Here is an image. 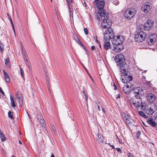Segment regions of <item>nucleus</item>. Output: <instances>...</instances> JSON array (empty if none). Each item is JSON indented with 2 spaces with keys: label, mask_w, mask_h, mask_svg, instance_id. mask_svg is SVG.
Instances as JSON below:
<instances>
[{
  "label": "nucleus",
  "mask_w": 157,
  "mask_h": 157,
  "mask_svg": "<svg viewBox=\"0 0 157 157\" xmlns=\"http://www.w3.org/2000/svg\"><path fill=\"white\" fill-rule=\"evenodd\" d=\"M132 80V77L128 75V76H126L124 78H121L122 82L125 83H127L128 82Z\"/></svg>",
  "instance_id": "16"
},
{
  "label": "nucleus",
  "mask_w": 157,
  "mask_h": 157,
  "mask_svg": "<svg viewBox=\"0 0 157 157\" xmlns=\"http://www.w3.org/2000/svg\"><path fill=\"white\" fill-rule=\"evenodd\" d=\"M51 0V2H52V0Z\"/></svg>",
  "instance_id": "64"
},
{
  "label": "nucleus",
  "mask_w": 157,
  "mask_h": 157,
  "mask_svg": "<svg viewBox=\"0 0 157 157\" xmlns=\"http://www.w3.org/2000/svg\"><path fill=\"white\" fill-rule=\"evenodd\" d=\"M5 64L6 67L9 68L10 67V63L8 58L5 59Z\"/></svg>",
  "instance_id": "29"
},
{
  "label": "nucleus",
  "mask_w": 157,
  "mask_h": 157,
  "mask_svg": "<svg viewBox=\"0 0 157 157\" xmlns=\"http://www.w3.org/2000/svg\"><path fill=\"white\" fill-rule=\"evenodd\" d=\"M100 138L98 137V139H99Z\"/></svg>",
  "instance_id": "58"
},
{
  "label": "nucleus",
  "mask_w": 157,
  "mask_h": 157,
  "mask_svg": "<svg viewBox=\"0 0 157 157\" xmlns=\"http://www.w3.org/2000/svg\"><path fill=\"white\" fill-rule=\"evenodd\" d=\"M10 21H11V24L12 25V26L13 27V30H14V31L15 32V30H14V26H13V22H12V21L11 20V18L10 19Z\"/></svg>",
  "instance_id": "40"
},
{
  "label": "nucleus",
  "mask_w": 157,
  "mask_h": 157,
  "mask_svg": "<svg viewBox=\"0 0 157 157\" xmlns=\"http://www.w3.org/2000/svg\"><path fill=\"white\" fill-rule=\"evenodd\" d=\"M123 117L124 121L126 120H127L128 119L132 120L131 118L128 115L126 114H124L123 115Z\"/></svg>",
  "instance_id": "30"
},
{
  "label": "nucleus",
  "mask_w": 157,
  "mask_h": 157,
  "mask_svg": "<svg viewBox=\"0 0 157 157\" xmlns=\"http://www.w3.org/2000/svg\"><path fill=\"white\" fill-rule=\"evenodd\" d=\"M147 36V34L145 32L139 29L137 30L135 39L136 42H141L144 40Z\"/></svg>",
  "instance_id": "2"
},
{
  "label": "nucleus",
  "mask_w": 157,
  "mask_h": 157,
  "mask_svg": "<svg viewBox=\"0 0 157 157\" xmlns=\"http://www.w3.org/2000/svg\"><path fill=\"white\" fill-rule=\"evenodd\" d=\"M4 50V45L0 41V54L2 55Z\"/></svg>",
  "instance_id": "28"
},
{
  "label": "nucleus",
  "mask_w": 157,
  "mask_h": 157,
  "mask_svg": "<svg viewBox=\"0 0 157 157\" xmlns=\"http://www.w3.org/2000/svg\"><path fill=\"white\" fill-rule=\"evenodd\" d=\"M131 120H131L129 119H128V120H126V121H125V123L126 124H132L133 122V120L132 118H131Z\"/></svg>",
  "instance_id": "32"
},
{
  "label": "nucleus",
  "mask_w": 157,
  "mask_h": 157,
  "mask_svg": "<svg viewBox=\"0 0 157 157\" xmlns=\"http://www.w3.org/2000/svg\"><path fill=\"white\" fill-rule=\"evenodd\" d=\"M153 21L151 20H148L144 25V29L145 30H148L151 29L153 26Z\"/></svg>",
  "instance_id": "11"
},
{
  "label": "nucleus",
  "mask_w": 157,
  "mask_h": 157,
  "mask_svg": "<svg viewBox=\"0 0 157 157\" xmlns=\"http://www.w3.org/2000/svg\"><path fill=\"white\" fill-rule=\"evenodd\" d=\"M98 137H99L100 138L99 139H97V140L98 142V143L102 145L103 143V136L101 134L98 133Z\"/></svg>",
  "instance_id": "25"
},
{
  "label": "nucleus",
  "mask_w": 157,
  "mask_h": 157,
  "mask_svg": "<svg viewBox=\"0 0 157 157\" xmlns=\"http://www.w3.org/2000/svg\"><path fill=\"white\" fill-rule=\"evenodd\" d=\"M97 108H98V111H100L101 110L100 109V107L99 105H97Z\"/></svg>",
  "instance_id": "50"
},
{
  "label": "nucleus",
  "mask_w": 157,
  "mask_h": 157,
  "mask_svg": "<svg viewBox=\"0 0 157 157\" xmlns=\"http://www.w3.org/2000/svg\"><path fill=\"white\" fill-rule=\"evenodd\" d=\"M124 40V37L121 36H114L113 40H112V43L114 45H121L122 43Z\"/></svg>",
  "instance_id": "5"
},
{
  "label": "nucleus",
  "mask_w": 157,
  "mask_h": 157,
  "mask_svg": "<svg viewBox=\"0 0 157 157\" xmlns=\"http://www.w3.org/2000/svg\"><path fill=\"white\" fill-rule=\"evenodd\" d=\"M51 157H55L53 153H52V155H51Z\"/></svg>",
  "instance_id": "52"
},
{
  "label": "nucleus",
  "mask_w": 157,
  "mask_h": 157,
  "mask_svg": "<svg viewBox=\"0 0 157 157\" xmlns=\"http://www.w3.org/2000/svg\"><path fill=\"white\" fill-rule=\"evenodd\" d=\"M114 89L115 90H116L117 89V87L115 86L114 84Z\"/></svg>",
  "instance_id": "53"
},
{
  "label": "nucleus",
  "mask_w": 157,
  "mask_h": 157,
  "mask_svg": "<svg viewBox=\"0 0 157 157\" xmlns=\"http://www.w3.org/2000/svg\"><path fill=\"white\" fill-rule=\"evenodd\" d=\"M108 14L104 11L99 12L97 15L98 19L101 21V26L105 29H110L112 24L111 20L108 18Z\"/></svg>",
  "instance_id": "1"
},
{
  "label": "nucleus",
  "mask_w": 157,
  "mask_h": 157,
  "mask_svg": "<svg viewBox=\"0 0 157 157\" xmlns=\"http://www.w3.org/2000/svg\"><path fill=\"white\" fill-rule=\"evenodd\" d=\"M147 122L152 127H154L155 126L156 123L153 120V119H152L151 118H148Z\"/></svg>",
  "instance_id": "21"
},
{
  "label": "nucleus",
  "mask_w": 157,
  "mask_h": 157,
  "mask_svg": "<svg viewBox=\"0 0 157 157\" xmlns=\"http://www.w3.org/2000/svg\"><path fill=\"white\" fill-rule=\"evenodd\" d=\"M90 78H91V79L93 81V79L91 78V77L90 76Z\"/></svg>",
  "instance_id": "61"
},
{
  "label": "nucleus",
  "mask_w": 157,
  "mask_h": 157,
  "mask_svg": "<svg viewBox=\"0 0 157 157\" xmlns=\"http://www.w3.org/2000/svg\"><path fill=\"white\" fill-rule=\"evenodd\" d=\"M142 90L140 87H136L133 89V92L135 94V97L137 95L140 96V94H141Z\"/></svg>",
  "instance_id": "17"
},
{
  "label": "nucleus",
  "mask_w": 157,
  "mask_h": 157,
  "mask_svg": "<svg viewBox=\"0 0 157 157\" xmlns=\"http://www.w3.org/2000/svg\"><path fill=\"white\" fill-rule=\"evenodd\" d=\"M82 47L86 50H86H87L86 49V48L84 45L83 47Z\"/></svg>",
  "instance_id": "56"
},
{
  "label": "nucleus",
  "mask_w": 157,
  "mask_h": 157,
  "mask_svg": "<svg viewBox=\"0 0 157 157\" xmlns=\"http://www.w3.org/2000/svg\"><path fill=\"white\" fill-rule=\"evenodd\" d=\"M116 98H120V95L119 94H118Z\"/></svg>",
  "instance_id": "51"
},
{
  "label": "nucleus",
  "mask_w": 157,
  "mask_h": 157,
  "mask_svg": "<svg viewBox=\"0 0 157 157\" xmlns=\"http://www.w3.org/2000/svg\"><path fill=\"white\" fill-rule=\"evenodd\" d=\"M83 93L84 94V95L85 99L86 101H87L88 99L87 96V94L85 93V92L84 91H83Z\"/></svg>",
  "instance_id": "39"
},
{
  "label": "nucleus",
  "mask_w": 157,
  "mask_h": 157,
  "mask_svg": "<svg viewBox=\"0 0 157 157\" xmlns=\"http://www.w3.org/2000/svg\"><path fill=\"white\" fill-rule=\"evenodd\" d=\"M104 48L106 50H108L110 48V44L109 41H106L104 40Z\"/></svg>",
  "instance_id": "23"
},
{
  "label": "nucleus",
  "mask_w": 157,
  "mask_h": 157,
  "mask_svg": "<svg viewBox=\"0 0 157 157\" xmlns=\"http://www.w3.org/2000/svg\"><path fill=\"white\" fill-rule=\"evenodd\" d=\"M156 35L155 34L149 35L147 39L148 43L151 45L154 44L156 41Z\"/></svg>",
  "instance_id": "12"
},
{
  "label": "nucleus",
  "mask_w": 157,
  "mask_h": 157,
  "mask_svg": "<svg viewBox=\"0 0 157 157\" xmlns=\"http://www.w3.org/2000/svg\"><path fill=\"white\" fill-rule=\"evenodd\" d=\"M37 119L41 124H44L45 121L44 120L43 117L41 114L38 115Z\"/></svg>",
  "instance_id": "26"
},
{
  "label": "nucleus",
  "mask_w": 157,
  "mask_h": 157,
  "mask_svg": "<svg viewBox=\"0 0 157 157\" xmlns=\"http://www.w3.org/2000/svg\"><path fill=\"white\" fill-rule=\"evenodd\" d=\"M26 61V62H28V60H27V59H25V62Z\"/></svg>",
  "instance_id": "57"
},
{
  "label": "nucleus",
  "mask_w": 157,
  "mask_h": 157,
  "mask_svg": "<svg viewBox=\"0 0 157 157\" xmlns=\"http://www.w3.org/2000/svg\"><path fill=\"white\" fill-rule=\"evenodd\" d=\"M27 114H28V116L29 117H30L29 115V113H27Z\"/></svg>",
  "instance_id": "60"
},
{
  "label": "nucleus",
  "mask_w": 157,
  "mask_h": 157,
  "mask_svg": "<svg viewBox=\"0 0 157 157\" xmlns=\"http://www.w3.org/2000/svg\"><path fill=\"white\" fill-rule=\"evenodd\" d=\"M146 97L147 101L150 102L154 101L155 100V96L151 93L147 94Z\"/></svg>",
  "instance_id": "14"
},
{
  "label": "nucleus",
  "mask_w": 157,
  "mask_h": 157,
  "mask_svg": "<svg viewBox=\"0 0 157 157\" xmlns=\"http://www.w3.org/2000/svg\"><path fill=\"white\" fill-rule=\"evenodd\" d=\"M3 71L6 82L9 83L10 81V79L9 76L4 70H3Z\"/></svg>",
  "instance_id": "22"
},
{
  "label": "nucleus",
  "mask_w": 157,
  "mask_h": 157,
  "mask_svg": "<svg viewBox=\"0 0 157 157\" xmlns=\"http://www.w3.org/2000/svg\"><path fill=\"white\" fill-rule=\"evenodd\" d=\"M120 67L121 72L123 74V75L126 76L127 74V71L126 68V66H127L125 63L121 64L120 66H119ZM123 75H122L121 77Z\"/></svg>",
  "instance_id": "13"
},
{
  "label": "nucleus",
  "mask_w": 157,
  "mask_h": 157,
  "mask_svg": "<svg viewBox=\"0 0 157 157\" xmlns=\"http://www.w3.org/2000/svg\"><path fill=\"white\" fill-rule=\"evenodd\" d=\"M67 2V5L68 6L69 11L70 12V14L71 16L72 15L73 13H71L72 11V4H73L72 0H66Z\"/></svg>",
  "instance_id": "18"
},
{
  "label": "nucleus",
  "mask_w": 157,
  "mask_h": 157,
  "mask_svg": "<svg viewBox=\"0 0 157 157\" xmlns=\"http://www.w3.org/2000/svg\"><path fill=\"white\" fill-rule=\"evenodd\" d=\"M128 157H134L132 154L130 152L128 153Z\"/></svg>",
  "instance_id": "41"
},
{
  "label": "nucleus",
  "mask_w": 157,
  "mask_h": 157,
  "mask_svg": "<svg viewBox=\"0 0 157 157\" xmlns=\"http://www.w3.org/2000/svg\"><path fill=\"white\" fill-rule=\"evenodd\" d=\"M0 92L3 94V95H4V92L3 91V90H2V88L1 87H0Z\"/></svg>",
  "instance_id": "44"
},
{
  "label": "nucleus",
  "mask_w": 157,
  "mask_h": 157,
  "mask_svg": "<svg viewBox=\"0 0 157 157\" xmlns=\"http://www.w3.org/2000/svg\"><path fill=\"white\" fill-rule=\"evenodd\" d=\"M102 110L103 112H104V113H105V111L104 110V109L103 108L102 109Z\"/></svg>",
  "instance_id": "55"
},
{
  "label": "nucleus",
  "mask_w": 157,
  "mask_h": 157,
  "mask_svg": "<svg viewBox=\"0 0 157 157\" xmlns=\"http://www.w3.org/2000/svg\"><path fill=\"white\" fill-rule=\"evenodd\" d=\"M22 53L24 54V56H25L26 57V56L27 55V54L25 52V50L23 51L22 52Z\"/></svg>",
  "instance_id": "45"
},
{
  "label": "nucleus",
  "mask_w": 157,
  "mask_h": 157,
  "mask_svg": "<svg viewBox=\"0 0 157 157\" xmlns=\"http://www.w3.org/2000/svg\"><path fill=\"white\" fill-rule=\"evenodd\" d=\"M95 3V6L98 9L99 11L98 13H101L100 11L103 10L104 8L105 5V2L104 0H101L100 1L94 2Z\"/></svg>",
  "instance_id": "8"
},
{
  "label": "nucleus",
  "mask_w": 157,
  "mask_h": 157,
  "mask_svg": "<svg viewBox=\"0 0 157 157\" xmlns=\"http://www.w3.org/2000/svg\"><path fill=\"white\" fill-rule=\"evenodd\" d=\"M117 136V139L118 140V142L120 143V144H122L123 143V142L122 141V140L121 139H120V138H119L118 136Z\"/></svg>",
  "instance_id": "37"
},
{
  "label": "nucleus",
  "mask_w": 157,
  "mask_h": 157,
  "mask_svg": "<svg viewBox=\"0 0 157 157\" xmlns=\"http://www.w3.org/2000/svg\"><path fill=\"white\" fill-rule=\"evenodd\" d=\"M131 120H131L129 119H128V120H126V121H125V123L126 124H132L133 122V120L132 118H131Z\"/></svg>",
  "instance_id": "33"
},
{
  "label": "nucleus",
  "mask_w": 157,
  "mask_h": 157,
  "mask_svg": "<svg viewBox=\"0 0 157 157\" xmlns=\"http://www.w3.org/2000/svg\"><path fill=\"white\" fill-rule=\"evenodd\" d=\"M11 157H14V156H12Z\"/></svg>",
  "instance_id": "63"
},
{
  "label": "nucleus",
  "mask_w": 157,
  "mask_h": 157,
  "mask_svg": "<svg viewBox=\"0 0 157 157\" xmlns=\"http://www.w3.org/2000/svg\"><path fill=\"white\" fill-rule=\"evenodd\" d=\"M95 48L94 46H92L91 47V49L92 50H94Z\"/></svg>",
  "instance_id": "48"
},
{
  "label": "nucleus",
  "mask_w": 157,
  "mask_h": 157,
  "mask_svg": "<svg viewBox=\"0 0 157 157\" xmlns=\"http://www.w3.org/2000/svg\"><path fill=\"white\" fill-rule=\"evenodd\" d=\"M27 65L28 66L29 68L30 69L31 68V65L30 64L28 63V64L26 63Z\"/></svg>",
  "instance_id": "47"
},
{
  "label": "nucleus",
  "mask_w": 157,
  "mask_h": 157,
  "mask_svg": "<svg viewBox=\"0 0 157 157\" xmlns=\"http://www.w3.org/2000/svg\"><path fill=\"white\" fill-rule=\"evenodd\" d=\"M0 138L2 141L3 142L6 140V138L4 135L2 133L1 130L0 129Z\"/></svg>",
  "instance_id": "27"
},
{
  "label": "nucleus",
  "mask_w": 157,
  "mask_h": 157,
  "mask_svg": "<svg viewBox=\"0 0 157 157\" xmlns=\"http://www.w3.org/2000/svg\"><path fill=\"white\" fill-rule=\"evenodd\" d=\"M19 143L20 144H22V143L21 142V141H20V140H19Z\"/></svg>",
  "instance_id": "54"
},
{
  "label": "nucleus",
  "mask_w": 157,
  "mask_h": 157,
  "mask_svg": "<svg viewBox=\"0 0 157 157\" xmlns=\"http://www.w3.org/2000/svg\"><path fill=\"white\" fill-rule=\"evenodd\" d=\"M10 105L11 106L15 108L16 106L15 102L14 101V96L12 97L11 95H10Z\"/></svg>",
  "instance_id": "24"
},
{
  "label": "nucleus",
  "mask_w": 157,
  "mask_h": 157,
  "mask_svg": "<svg viewBox=\"0 0 157 157\" xmlns=\"http://www.w3.org/2000/svg\"><path fill=\"white\" fill-rule=\"evenodd\" d=\"M85 68V70H86V71H87V70H86V68Z\"/></svg>",
  "instance_id": "62"
},
{
  "label": "nucleus",
  "mask_w": 157,
  "mask_h": 157,
  "mask_svg": "<svg viewBox=\"0 0 157 157\" xmlns=\"http://www.w3.org/2000/svg\"><path fill=\"white\" fill-rule=\"evenodd\" d=\"M20 72L22 78H24V71L23 69L22 68H20Z\"/></svg>",
  "instance_id": "35"
},
{
  "label": "nucleus",
  "mask_w": 157,
  "mask_h": 157,
  "mask_svg": "<svg viewBox=\"0 0 157 157\" xmlns=\"http://www.w3.org/2000/svg\"><path fill=\"white\" fill-rule=\"evenodd\" d=\"M105 144H108L109 145V146L111 147H112V148H113V149H114L115 148V147L113 145H111L110 144V143H109L108 144L106 142H105Z\"/></svg>",
  "instance_id": "42"
},
{
  "label": "nucleus",
  "mask_w": 157,
  "mask_h": 157,
  "mask_svg": "<svg viewBox=\"0 0 157 157\" xmlns=\"http://www.w3.org/2000/svg\"><path fill=\"white\" fill-rule=\"evenodd\" d=\"M52 128L53 131L55 132H56V128L54 125L52 126Z\"/></svg>",
  "instance_id": "43"
},
{
  "label": "nucleus",
  "mask_w": 157,
  "mask_h": 157,
  "mask_svg": "<svg viewBox=\"0 0 157 157\" xmlns=\"http://www.w3.org/2000/svg\"><path fill=\"white\" fill-rule=\"evenodd\" d=\"M77 43L79 44L81 46L83 47V44L81 43V42L80 41L79 39L78 38H77Z\"/></svg>",
  "instance_id": "36"
},
{
  "label": "nucleus",
  "mask_w": 157,
  "mask_h": 157,
  "mask_svg": "<svg viewBox=\"0 0 157 157\" xmlns=\"http://www.w3.org/2000/svg\"><path fill=\"white\" fill-rule=\"evenodd\" d=\"M13 113L12 112L9 111L8 113L9 117L11 119H14V117H13Z\"/></svg>",
  "instance_id": "34"
},
{
  "label": "nucleus",
  "mask_w": 157,
  "mask_h": 157,
  "mask_svg": "<svg viewBox=\"0 0 157 157\" xmlns=\"http://www.w3.org/2000/svg\"><path fill=\"white\" fill-rule=\"evenodd\" d=\"M84 31L86 34L87 35L88 34V31L87 29L86 28H84Z\"/></svg>",
  "instance_id": "38"
},
{
  "label": "nucleus",
  "mask_w": 157,
  "mask_h": 157,
  "mask_svg": "<svg viewBox=\"0 0 157 157\" xmlns=\"http://www.w3.org/2000/svg\"><path fill=\"white\" fill-rule=\"evenodd\" d=\"M116 149L118 151L120 152H121V149L120 148H116Z\"/></svg>",
  "instance_id": "46"
},
{
  "label": "nucleus",
  "mask_w": 157,
  "mask_h": 157,
  "mask_svg": "<svg viewBox=\"0 0 157 157\" xmlns=\"http://www.w3.org/2000/svg\"><path fill=\"white\" fill-rule=\"evenodd\" d=\"M132 85L130 83H128L126 86L123 88V91L126 94H128L131 91Z\"/></svg>",
  "instance_id": "15"
},
{
  "label": "nucleus",
  "mask_w": 157,
  "mask_h": 157,
  "mask_svg": "<svg viewBox=\"0 0 157 157\" xmlns=\"http://www.w3.org/2000/svg\"><path fill=\"white\" fill-rule=\"evenodd\" d=\"M138 113L140 116H142V117H144V118H147V116L143 112L139 111Z\"/></svg>",
  "instance_id": "31"
},
{
  "label": "nucleus",
  "mask_w": 157,
  "mask_h": 157,
  "mask_svg": "<svg viewBox=\"0 0 157 157\" xmlns=\"http://www.w3.org/2000/svg\"><path fill=\"white\" fill-rule=\"evenodd\" d=\"M114 34L113 31L112 29H109L105 31L104 34V40L109 41L113 38Z\"/></svg>",
  "instance_id": "4"
},
{
  "label": "nucleus",
  "mask_w": 157,
  "mask_h": 157,
  "mask_svg": "<svg viewBox=\"0 0 157 157\" xmlns=\"http://www.w3.org/2000/svg\"><path fill=\"white\" fill-rule=\"evenodd\" d=\"M136 13V11L134 9L129 8L124 13V16L125 19H130L133 18Z\"/></svg>",
  "instance_id": "3"
},
{
  "label": "nucleus",
  "mask_w": 157,
  "mask_h": 157,
  "mask_svg": "<svg viewBox=\"0 0 157 157\" xmlns=\"http://www.w3.org/2000/svg\"><path fill=\"white\" fill-rule=\"evenodd\" d=\"M115 46L113 47V50L114 52H117L121 51L123 48V46L122 45Z\"/></svg>",
  "instance_id": "19"
},
{
  "label": "nucleus",
  "mask_w": 157,
  "mask_h": 157,
  "mask_svg": "<svg viewBox=\"0 0 157 157\" xmlns=\"http://www.w3.org/2000/svg\"><path fill=\"white\" fill-rule=\"evenodd\" d=\"M114 59L117 63V65L120 66L121 64L124 63L125 58L122 54H118L115 56Z\"/></svg>",
  "instance_id": "7"
},
{
  "label": "nucleus",
  "mask_w": 157,
  "mask_h": 157,
  "mask_svg": "<svg viewBox=\"0 0 157 157\" xmlns=\"http://www.w3.org/2000/svg\"><path fill=\"white\" fill-rule=\"evenodd\" d=\"M17 99H18L20 103H21V104L20 105V107H21L22 106L23 104V100L22 98V95L20 91H18L17 94Z\"/></svg>",
  "instance_id": "20"
},
{
  "label": "nucleus",
  "mask_w": 157,
  "mask_h": 157,
  "mask_svg": "<svg viewBox=\"0 0 157 157\" xmlns=\"http://www.w3.org/2000/svg\"><path fill=\"white\" fill-rule=\"evenodd\" d=\"M100 0H95L94 2H96L97 1H100Z\"/></svg>",
  "instance_id": "59"
},
{
  "label": "nucleus",
  "mask_w": 157,
  "mask_h": 157,
  "mask_svg": "<svg viewBox=\"0 0 157 157\" xmlns=\"http://www.w3.org/2000/svg\"><path fill=\"white\" fill-rule=\"evenodd\" d=\"M132 104L136 108L137 110H139V108H140L142 103V101L140 96L137 95L136 97H135L134 99Z\"/></svg>",
  "instance_id": "6"
},
{
  "label": "nucleus",
  "mask_w": 157,
  "mask_h": 157,
  "mask_svg": "<svg viewBox=\"0 0 157 157\" xmlns=\"http://www.w3.org/2000/svg\"><path fill=\"white\" fill-rule=\"evenodd\" d=\"M144 108V105H142L141 108L144 109L145 112L147 114L149 115L152 114L154 113L153 110L151 109L150 104H148L145 105Z\"/></svg>",
  "instance_id": "9"
},
{
  "label": "nucleus",
  "mask_w": 157,
  "mask_h": 157,
  "mask_svg": "<svg viewBox=\"0 0 157 157\" xmlns=\"http://www.w3.org/2000/svg\"><path fill=\"white\" fill-rule=\"evenodd\" d=\"M21 47L22 48V52H23V51L25 50V49L24 48L23 45H22V44H21Z\"/></svg>",
  "instance_id": "49"
},
{
  "label": "nucleus",
  "mask_w": 157,
  "mask_h": 157,
  "mask_svg": "<svg viewBox=\"0 0 157 157\" xmlns=\"http://www.w3.org/2000/svg\"><path fill=\"white\" fill-rule=\"evenodd\" d=\"M151 4L148 2L143 4L141 7L142 11L145 13H147L151 10Z\"/></svg>",
  "instance_id": "10"
}]
</instances>
